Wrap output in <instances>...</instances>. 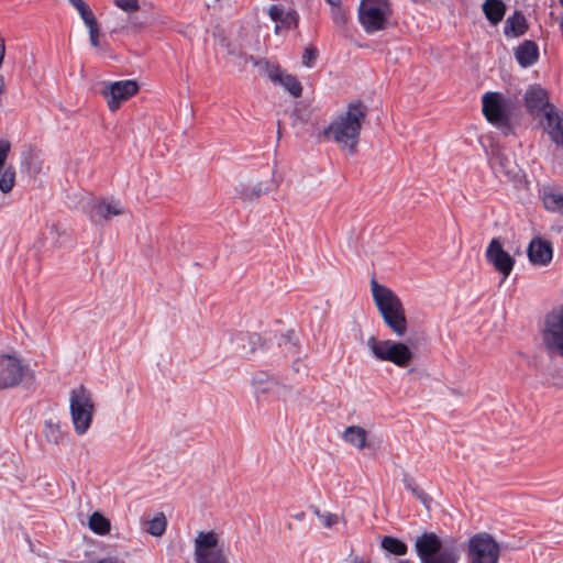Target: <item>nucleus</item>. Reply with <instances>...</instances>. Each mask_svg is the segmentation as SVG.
<instances>
[{"label":"nucleus","mask_w":563,"mask_h":563,"mask_svg":"<svg viewBox=\"0 0 563 563\" xmlns=\"http://www.w3.org/2000/svg\"><path fill=\"white\" fill-rule=\"evenodd\" d=\"M542 339L545 349L550 353H555L563 357V328L544 322Z\"/></svg>","instance_id":"aec40b11"},{"label":"nucleus","mask_w":563,"mask_h":563,"mask_svg":"<svg viewBox=\"0 0 563 563\" xmlns=\"http://www.w3.org/2000/svg\"><path fill=\"white\" fill-rule=\"evenodd\" d=\"M544 322L548 324H554L559 328H563V306L560 309L553 310L547 314Z\"/></svg>","instance_id":"58836bf2"},{"label":"nucleus","mask_w":563,"mask_h":563,"mask_svg":"<svg viewBox=\"0 0 563 563\" xmlns=\"http://www.w3.org/2000/svg\"><path fill=\"white\" fill-rule=\"evenodd\" d=\"M543 205L550 211L563 213V194L554 191L544 194Z\"/></svg>","instance_id":"72a5a7b5"},{"label":"nucleus","mask_w":563,"mask_h":563,"mask_svg":"<svg viewBox=\"0 0 563 563\" xmlns=\"http://www.w3.org/2000/svg\"><path fill=\"white\" fill-rule=\"evenodd\" d=\"M525 104L528 112L537 118H543L549 112L548 108H556L549 101L547 90L540 86H531L526 90Z\"/></svg>","instance_id":"2eb2a0df"},{"label":"nucleus","mask_w":563,"mask_h":563,"mask_svg":"<svg viewBox=\"0 0 563 563\" xmlns=\"http://www.w3.org/2000/svg\"><path fill=\"white\" fill-rule=\"evenodd\" d=\"M251 384L257 401L273 399L285 401L291 393L290 386L266 373H257L253 375Z\"/></svg>","instance_id":"6e6552de"},{"label":"nucleus","mask_w":563,"mask_h":563,"mask_svg":"<svg viewBox=\"0 0 563 563\" xmlns=\"http://www.w3.org/2000/svg\"><path fill=\"white\" fill-rule=\"evenodd\" d=\"M402 483L408 490H410L424 506L430 503V497L416 484L415 479L408 475H405Z\"/></svg>","instance_id":"f704fd0d"},{"label":"nucleus","mask_w":563,"mask_h":563,"mask_svg":"<svg viewBox=\"0 0 563 563\" xmlns=\"http://www.w3.org/2000/svg\"><path fill=\"white\" fill-rule=\"evenodd\" d=\"M121 11L114 19L113 32L130 34L137 31L140 0H113Z\"/></svg>","instance_id":"ddd939ff"},{"label":"nucleus","mask_w":563,"mask_h":563,"mask_svg":"<svg viewBox=\"0 0 563 563\" xmlns=\"http://www.w3.org/2000/svg\"><path fill=\"white\" fill-rule=\"evenodd\" d=\"M167 529V518L163 511L154 512L143 522V530L154 538H162Z\"/></svg>","instance_id":"b1692460"},{"label":"nucleus","mask_w":563,"mask_h":563,"mask_svg":"<svg viewBox=\"0 0 563 563\" xmlns=\"http://www.w3.org/2000/svg\"><path fill=\"white\" fill-rule=\"evenodd\" d=\"M486 258L487 261L499 272L504 275V278H507L512 268L515 261L514 258L507 253L500 242L497 239H493L486 250Z\"/></svg>","instance_id":"dca6fc26"},{"label":"nucleus","mask_w":563,"mask_h":563,"mask_svg":"<svg viewBox=\"0 0 563 563\" xmlns=\"http://www.w3.org/2000/svg\"><path fill=\"white\" fill-rule=\"evenodd\" d=\"M122 213V209L117 202L101 201L95 207V216L100 219L109 220L113 216Z\"/></svg>","instance_id":"c756f323"},{"label":"nucleus","mask_w":563,"mask_h":563,"mask_svg":"<svg viewBox=\"0 0 563 563\" xmlns=\"http://www.w3.org/2000/svg\"><path fill=\"white\" fill-rule=\"evenodd\" d=\"M253 191H254V195L256 197L263 195V194H266L268 191V188L267 187H263L262 184H258L256 185L254 188H253Z\"/></svg>","instance_id":"37998d69"},{"label":"nucleus","mask_w":563,"mask_h":563,"mask_svg":"<svg viewBox=\"0 0 563 563\" xmlns=\"http://www.w3.org/2000/svg\"><path fill=\"white\" fill-rule=\"evenodd\" d=\"M527 252L528 257L533 265L544 266L549 264L553 257L551 243L541 238L531 240Z\"/></svg>","instance_id":"6ab92c4d"},{"label":"nucleus","mask_w":563,"mask_h":563,"mask_svg":"<svg viewBox=\"0 0 563 563\" xmlns=\"http://www.w3.org/2000/svg\"><path fill=\"white\" fill-rule=\"evenodd\" d=\"M318 57V51L313 46H307L302 54V65L310 68L314 65Z\"/></svg>","instance_id":"4c0bfd02"},{"label":"nucleus","mask_w":563,"mask_h":563,"mask_svg":"<svg viewBox=\"0 0 563 563\" xmlns=\"http://www.w3.org/2000/svg\"><path fill=\"white\" fill-rule=\"evenodd\" d=\"M196 563H228V559L219 545V537L213 531H200L195 538Z\"/></svg>","instance_id":"1a4fd4ad"},{"label":"nucleus","mask_w":563,"mask_h":563,"mask_svg":"<svg viewBox=\"0 0 563 563\" xmlns=\"http://www.w3.org/2000/svg\"><path fill=\"white\" fill-rule=\"evenodd\" d=\"M268 15L276 23V34L280 30H290L298 25V13L292 9H285L283 5L273 4L268 8Z\"/></svg>","instance_id":"a211bd4d"},{"label":"nucleus","mask_w":563,"mask_h":563,"mask_svg":"<svg viewBox=\"0 0 563 563\" xmlns=\"http://www.w3.org/2000/svg\"><path fill=\"white\" fill-rule=\"evenodd\" d=\"M560 3L563 5V0H560Z\"/></svg>","instance_id":"de8ad7c7"},{"label":"nucleus","mask_w":563,"mask_h":563,"mask_svg":"<svg viewBox=\"0 0 563 563\" xmlns=\"http://www.w3.org/2000/svg\"><path fill=\"white\" fill-rule=\"evenodd\" d=\"M87 29L89 32V42L91 46L100 51H104L107 48V44L101 42V31L99 27V23L91 25Z\"/></svg>","instance_id":"c9c22d12"},{"label":"nucleus","mask_w":563,"mask_h":563,"mask_svg":"<svg viewBox=\"0 0 563 563\" xmlns=\"http://www.w3.org/2000/svg\"><path fill=\"white\" fill-rule=\"evenodd\" d=\"M313 514L319 518V520L322 522V525L327 528H332L335 526L340 518L338 515L329 512V511H320L318 508H313Z\"/></svg>","instance_id":"e433bc0d"},{"label":"nucleus","mask_w":563,"mask_h":563,"mask_svg":"<svg viewBox=\"0 0 563 563\" xmlns=\"http://www.w3.org/2000/svg\"><path fill=\"white\" fill-rule=\"evenodd\" d=\"M528 24L526 18L520 12H515L506 20L505 34L508 37H518L526 33Z\"/></svg>","instance_id":"a878e982"},{"label":"nucleus","mask_w":563,"mask_h":563,"mask_svg":"<svg viewBox=\"0 0 563 563\" xmlns=\"http://www.w3.org/2000/svg\"><path fill=\"white\" fill-rule=\"evenodd\" d=\"M258 341L260 338L257 334L242 332L232 335L230 339L233 351L243 357H246L255 352Z\"/></svg>","instance_id":"412c9836"},{"label":"nucleus","mask_w":563,"mask_h":563,"mask_svg":"<svg viewBox=\"0 0 563 563\" xmlns=\"http://www.w3.org/2000/svg\"><path fill=\"white\" fill-rule=\"evenodd\" d=\"M398 563H409V562L401 560V561H398Z\"/></svg>","instance_id":"49530a36"},{"label":"nucleus","mask_w":563,"mask_h":563,"mask_svg":"<svg viewBox=\"0 0 563 563\" xmlns=\"http://www.w3.org/2000/svg\"><path fill=\"white\" fill-rule=\"evenodd\" d=\"M44 437L47 442L59 444L64 439L59 422L53 419L46 420L44 423Z\"/></svg>","instance_id":"cd10ccee"},{"label":"nucleus","mask_w":563,"mask_h":563,"mask_svg":"<svg viewBox=\"0 0 563 563\" xmlns=\"http://www.w3.org/2000/svg\"><path fill=\"white\" fill-rule=\"evenodd\" d=\"M344 563H371V560L366 556L350 554L349 558L344 560Z\"/></svg>","instance_id":"79ce46f5"},{"label":"nucleus","mask_w":563,"mask_h":563,"mask_svg":"<svg viewBox=\"0 0 563 563\" xmlns=\"http://www.w3.org/2000/svg\"><path fill=\"white\" fill-rule=\"evenodd\" d=\"M515 56L522 67H529L533 65L539 57L538 45L532 41H525L516 48Z\"/></svg>","instance_id":"5701e85b"},{"label":"nucleus","mask_w":563,"mask_h":563,"mask_svg":"<svg viewBox=\"0 0 563 563\" xmlns=\"http://www.w3.org/2000/svg\"><path fill=\"white\" fill-rule=\"evenodd\" d=\"M96 411L92 394L79 385L69 393V412L77 435H84L89 430Z\"/></svg>","instance_id":"20e7f679"},{"label":"nucleus","mask_w":563,"mask_h":563,"mask_svg":"<svg viewBox=\"0 0 563 563\" xmlns=\"http://www.w3.org/2000/svg\"><path fill=\"white\" fill-rule=\"evenodd\" d=\"M244 64L252 63L258 68L260 73L267 76L268 79L282 87H284L292 97L298 98L301 96L302 87L297 78L284 69L279 65L272 64L266 59H256L253 56L241 57Z\"/></svg>","instance_id":"0eeeda50"},{"label":"nucleus","mask_w":563,"mask_h":563,"mask_svg":"<svg viewBox=\"0 0 563 563\" xmlns=\"http://www.w3.org/2000/svg\"><path fill=\"white\" fill-rule=\"evenodd\" d=\"M467 550L471 563H497L500 554L499 544L487 532L471 537Z\"/></svg>","instance_id":"9d476101"},{"label":"nucleus","mask_w":563,"mask_h":563,"mask_svg":"<svg viewBox=\"0 0 563 563\" xmlns=\"http://www.w3.org/2000/svg\"><path fill=\"white\" fill-rule=\"evenodd\" d=\"M15 184V169L12 166L0 167V191L10 192Z\"/></svg>","instance_id":"7c9ffc66"},{"label":"nucleus","mask_w":563,"mask_h":563,"mask_svg":"<svg viewBox=\"0 0 563 563\" xmlns=\"http://www.w3.org/2000/svg\"><path fill=\"white\" fill-rule=\"evenodd\" d=\"M483 11L487 20L492 24L496 25L504 18L506 5L501 0H485L483 3Z\"/></svg>","instance_id":"bb28decb"},{"label":"nucleus","mask_w":563,"mask_h":563,"mask_svg":"<svg viewBox=\"0 0 563 563\" xmlns=\"http://www.w3.org/2000/svg\"><path fill=\"white\" fill-rule=\"evenodd\" d=\"M365 117L366 108L362 103H351L324 130V135L328 140L336 143L343 151L354 154Z\"/></svg>","instance_id":"f257e3e1"},{"label":"nucleus","mask_w":563,"mask_h":563,"mask_svg":"<svg viewBox=\"0 0 563 563\" xmlns=\"http://www.w3.org/2000/svg\"><path fill=\"white\" fill-rule=\"evenodd\" d=\"M390 15L388 0H362L358 21L367 33H375L386 27Z\"/></svg>","instance_id":"423d86ee"},{"label":"nucleus","mask_w":563,"mask_h":563,"mask_svg":"<svg viewBox=\"0 0 563 563\" xmlns=\"http://www.w3.org/2000/svg\"><path fill=\"white\" fill-rule=\"evenodd\" d=\"M100 91L111 112L119 110L121 104L135 96L140 86L136 80L104 81Z\"/></svg>","instance_id":"9b49d317"},{"label":"nucleus","mask_w":563,"mask_h":563,"mask_svg":"<svg viewBox=\"0 0 563 563\" xmlns=\"http://www.w3.org/2000/svg\"><path fill=\"white\" fill-rule=\"evenodd\" d=\"M543 117V128L550 140L559 147H563V113L558 108H548Z\"/></svg>","instance_id":"f3484780"},{"label":"nucleus","mask_w":563,"mask_h":563,"mask_svg":"<svg viewBox=\"0 0 563 563\" xmlns=\"http://www.w3.org/2000/svg\"><path fill=\"white\" fill-rule=\"evenodd\" d=\"M415 548L421 563H457L460 559L456 542L451 539L443 544L433 532L419 536Z\"/></svg>","instance_id":"7ed1b4c3"},{"label":"nucleus","mask_w":563,"mask_h":563,"mask_svg":"<svg viewBox=\"0 0 563 563\" xmlns=\"http://www.w3.org/2000/svg\"><path fill=\"white\" fill-rule=\"evenodd\" d=\"M489 164L496 173L504 174L508 178L516 175V164L500 148L493 150L489 157Z\"/></svg>","instance_id":"4be33fe9"},{"label":"nucleus","mask_w":563,"mask_h":563,"mask_svg":"<svg viewBox=\"0 0 563 563\" xmlns=\"http://www.w3.org/2000/svg\"><path fill=\"white\" fill-rule=\"evenodd\" d=\"M366 344L375 358L382 362H390L399 367L408 366L413 358L412 351L404 342L378 340L371 336Z\"/></svg>","instance_id":"39448f33"},{"label":"nucleus","mask_w":563,"mask_h":563,"mask_svg":"<svg viewBox=\"0 0 563 563\" xmlns=\"http://www.w3.org/2000/svg\"><path fill=\"white\" fill-rule=\"evenodd\" d=\"M382 548L387 552L399 556L405 555L408 550L405 542L393 537H385L382 540Z\"/></svg>","instance_id":"473e14b6"},{"label":"nucleus","mask_w":563,"mask_h":563,"mask_svg":"<svg viewBox=\"0 0 563 563\" xmlns=\"http://www.w3.org/2000/svg\"><path fill=\"white\" fill-rule=\"evenodd\" d=\"M25 367L16 353L0 355V388L18 386L24 375Z\"/></svg>","instance_id":"4468645a"},{"label":"nucleus","mask_w":563,"mask_h":563,"mask_svg":"<svg viewBox=\"0 0 563 563\" xmlns=\"http://www.w3.org/2000/svg\"><path fill=\"white\" fill-rule=\"evenodd\" d=\"M483 113L486 119L498 128L508 129L510 100L500 92H486L482 99Z\"/></svg>","instance_id":"f8f14e48"},{"label":"nucleus","mask_w":563,"mask_h":563,"mask_svg":"<svg viewBox=\"0 0 563 563\" xmlns=\"http://www.w3.org/2000/svg\"><path fill=\"white\" fill-rule=\"evenodd\" d=\"M70 4L78 11L87 27L98 23L92 10L84 0H68Z\"/></svg>","instance_id":"c85d7f7f"},{"label":"nucleus","mask_w":563,"mask_h":563,"mask_svg":"<svg viewBox=\"0 0 563 563\" xmlns=\"http://www.w3.org/2000/svg\"><path fill=\"white\" fill-rule=\"evenodd\" d=\"M367 435L368 433L364 428L350 426L343 431L342 438L352 446L363 450L367 445Z\"/></svg>","instance_id":"393cba45"},{"label":"nucleus","mask_w":563,"mask_h":563,"mask_svg":"<svg viewBox=\"0 0 563 563\" xmlns=\"http://www.w3.org/2000/svg\"><path fill=\"white\" fill-rule=\"evenodd\" d=\"M97 563H120V562L117 559L107 558V559L98 561Z\"/></svg>","instance_id":"c03bdc74"},{"label":"nucleus","mask_w":563,"mask_h":563,"mask_svg":"<svg viewBox=\"0 0 563 563\" xmlns=\"http://www.w3.org/2000/svg\"><path fill=\"white\" fill-rule=\"evenodd\" d=\"M10 152V143L4 140H0V167L7 166L5 161Z\"/></svg>","instance_id":"ea45409f"},{"label":"nucleus","mask_w":563,"mask_h":563,"mask_svg":"<svg viewBox=\"0 0 563 563\" xmlns=\"http://www.w3.org/2000/svg\"><path fill=\"white\" fill-rule=\"evenodd\" d=\"M338 4H339V2L335 5H332L333 7V9H332L333 20L336 24H343L346 20L345 14Z\"/></svg>","instance_id":"a19ab883"},{"label":"nucleus","mask_w":563,"mask_h":563,"mask_svg":"<svg viewBox=\"0 0 563 563\" xmlns=\"http://www.w3.org/2000/svg\"><path fill=\"white\" fill-rule=\"evenodd\" d=\"M329 4L335 5L340 0H325Z\"/></svg>","instance_id":"a18cd8bd"},{"label":"nucleus","mask_w":563,"mask_h":563,"mask_svg":"<svg viewBox=\"0 0 563 563\" xmlns=\"http://www.w3.org/2000/svg\"><path fill=\"white\" fill-rule=\"evenodd\" d=\"M110 521L100 512H93L89 518V528L98 534H107L110 531Z\"/></svg>","instance_id":"2f4dec72"},{"label":"nucleus","mask_w":563,"mask_h":563,"mask_svg":"<svg viewBox=\"0 0 563 563\" xmlns=\"http://www.w3.org/2000/svg\"><path fill=\"white\" fill-rule=\"evenodd\" d=\"M371 291L386 325L397 336H404L408 327L405 308L399 297L390 288L380 285L375 279L371 280Z\"/></svg>","instance_id":"f03ea898"}]
</instances>
